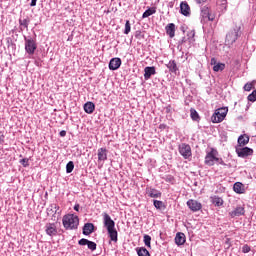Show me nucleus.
<instances>
[{"label":"nucleus","instance_id":"obj_49","mask_svg":"<svg viewBox=\"0 0 256 256\" xmlns=\"http://www.w3.org/2000/svg\"><path fill=\"white\" fill-rule=\"evenodd\" d=\"M80 205L79 204H75L74 205V211H79Z\"/></svg>","mask_w":256,"mask_h":256},{"label":"nucleus","instance_id":"obj_31","mask_svg":"<svg viewBox=\"0 0 256 256\" xmlns=\"http://www.w3.org/2000/svg\"><path fill=\"white\" fill-rule=\"evenodd\" d=\"M153 205L156 209H163V207H165V204L163 203V201L161 200H153Z\"/></svg>","mask_w":256,"mask_h":256},{"label":"nucleus","instance_id":"obj_16","mask_svg":"<svg viewBox=\"0 0 256 256\" xmlns=\"http://www.w3.org/2000/svg\"><path fill=\"white\" fill-rule=\"evenodd\" d=\"M110 71H117L121 67V58H112L108 65Z\"/></svg>","mask_w":256,"mask_h":256},{"label":"nucleus","instance_id":"obj_36","mask_svg":"<svg viewBox=\"0 0 256 256\" xmlns=\"http://www.w3.org/2000/svg\"><path fill=\"white\" fill-rule=\"evenodd\" d=\"M129 33H131V23L127 20L125 23L124 35H129Z\"/></svg>","mask_w":256,"mask_h":256},{"label":"nucleus","instance_id":"obj_14","mask_svg":"<svg viewBox=\"0 0 256 256\" xmlns=\"http://www.w3.org/2000/svg\"><path fill=\"white\" fill-rule=\"evenodd\" d=\"M146 195H148V197H151V199H161L162 194L161 191L155 188H147Z\"/></svg>","mask_w":256,"mask_h":256},{"label":"nucleus","instance_id":"obj_11","mask_svg":"<svg viewBox=\"0 0 256 256\" xmlns=\"http://www.w3.org/2000/svg\"><path fill=\"white\" fill-rule=\"evenodd\" d=\"M78 244L82 245V246L87 245V247H88V249H90V251H96L97 250V243H95L91 240L85 239V238L80 239L78 241Z\"/></svg>","mask_w":256,"mask_h":256},{"label":"nucleus","instance_id":"obj_15","mask_svg":"<svg viewBox=\"0 0 256 256\" xmlns=\"http://www.w3.org/2000/svg\"><path fill=\"white\" fill-rule=\"evenodd\" d=\"M157 71L154 66H147L144 68V79L145 81H149L152 75H156Z\"/></svg>","mask_w":256,"mask_h":256},{"label":"nucleus","instance_id":"obj_24","mask_svg":"<svg viewBox=\"0 0 256 256\" xmlns=\"http://www.w3.org/2000/svg\"><path fill=\"white\" fill-rule=\"evenodd\" d=\"M98 161H107V148L98 149Z\"/></svg>","mask_w":256,"mask_h":256},{"label":"nucleus","instance_id":"obj_26","mask_svg":"<svg viewBox=\"0 0 256 256\" xmlns=\"http://www.w3.org/2000/svg\"><path fill=\"white\" fill-rule=\"evenodd\" d=\"M210 200H211V203L215 205V207H221L224 203L223 198L219 196H211Z\"/></svg>","mask_w":256,"mask_h":256},{"label":"nucleus","instance_id":"obj_27","mask_svg":"<svg viewBox=\"0 0 256 256\" xmlns=\"http://www.w3.org/2000/svg\"><path fill=\"white\" fill-rule=\"evenodd\" d=\"M157 13V8L151 7L148 8L142 15V19H147V17H151V15H155Z\"/></svg>","mask_w":256,"mask_h":256},{"label":"nucleus","instance_id":"obj_43","mask_svg":"<svg viewBox=\"0 0 256 256\" xmlns=\"http://www.w3.org/2000/svg\"><path fill=\"white\" fill-rule=\"evenodd\" d=\"M249 251H251V247H249V245L246 244L242 247V252L249 253Z\"/></svg>","mask_w":256,"mask_h":256},{"label":"nucleus","instance_id":"obj_38","mask_svg":"<svg viewBox=\"0 0 256 256\" xmlns=\"http://www.w3.org/2000/svg\"><path fill=\"white\" fill-rule=\"evenodd\" d=\"M187 36H188L189 43H193V41H195V39H194L195 38V30L188 32Z\"/></svg>","mask_w":256,"mask_h":256},{"label":"nucleus","instance_id":"obj_21","mask_svg":"<svg viewBox=\"0 0 256 256\" xmlns=\"http://www.w3.org/2000/svg\"><path fill=\"white\" fill-rule=\"evenodd\" d=\"M249 143V135L243 134L238 137L239 147H245Z\"/></svg>","mask_w":256,"mask_h":256},{"label":"nucleus","instance_id":"obj_5","mask_svg":"<svg viewBox=\"0 0 256 256\" xmlns=\"http://www.w3.org/2000/svg\"><path fill=\"white\" fill-rule=\"evenodd\" d=\"M217 155H219V152H217L215 148H211L210 152H207L205 156V165L213 167V165H215V161H217Z\"/></svg>","mask_w":256,"mask_h":256},{"label":"nucleus","instance_id":"obj_22","mask_svg":"<svg viewBox=\"0 0 256 256\" xmlns=\"http://www.w3.org/2000/svg\"><path fill=\"white\" fill-rule=\"evenodd\" d=\"M175 243L178 246L185 245V234L178 232L175 237Z\"/></svg>","mask_w":256,"mask_h":256},{"label":"nucleus","instance_id":"obj_3","mask_svg":"<svg viewBox=\"0 0 256 256\" xmlns=\"http://www.w3.org/2000/svg\"><path fill=\"white\" fill-rule=\"evenodd\" d=\"M229 112V108L222 107L215 110L214 114L211 117L212 123H222L227 117V113Z\"/></svg>","mask_w":256,"mask_h":256},{"label":"nucleus","instance_id":"obj_30","mask_svg":"<svg viewBox=\"0 0 256 256\" xmlns=\"http://www.w3.org/2000/svg\"><path fill=\"white\" fill-rule=\"evenodd\" d=\"M190 117H191L192 121H198L199 113H197V110H195L194 108H191L190 109Z\"/></svg>","mask_w":256,"mask_h":256},{"label":"nucleus","instance_id":"obj_25","mask_svg":"<svg viewBox=\"0 0 256 256\" xmlns=\"http://www.w3.org/2000/svg\"><path fill=\"white\" fill-rule=\"evenodd\" d=\"M84 111L85 113H88V115H91L95 111V104L93 102H87L84 104Z\"/></svg>","mask_w":256,"mask_h":256},{"label":"nucleus","instance_id":"obj_6","mask_svg":"<svg viewBox=\"0 0 256 256\" xmlns=\"http://www.w3.org/2000/svg\"><path fill=\"white\" fill-rule=\"evenodd\" d=\"M201 23H207V21H215V14L211 13L209 7L203 6L201 8Z\"/></svg>","mask_w":256,"mask_h":256},{"label":"nucleus","instance_id":"obj_4","mask_svg":"<svg viewBox=\"0 0 256 256\" xmlns=\"http://www.w3.org/2000/svg\"><path fill=\"white\" fill-rule=\"evenodd\" d=\"M239 35H241V27L235 26L232 30L228 32L226 35V44L231 46L237 39H239Z\"/></svg>","mask_w":256,"mask_h":256},{"label":"nucleus","instance_id":"obj_8","mask_svg":"<svg viewBox=\"0 0 256 256\" xmlns=\"http://www.w3.org/2000/svg\"><path fill=\"white\" fill-rule=\"evenodd\" d=\"M178 151L180 155L183 156V159H189L191 157L192 152H191V146L186 143H182L178 146Z\"/></svg>","mask_w":256,"mask_h":256},{"label":"nucleus","instance_id":"obj_41","mask_svg":"<svg viewBox=\"0 0 256 256\" xmlns=\"http://www.w3.org/2000/svg\"><path fill=\"white\" fill-rule=\"evenodd\" d=\"M216 163L218 165H223L224 167H231V164H226L222 158H216Z\"/></svg>","mask_w":256,"mask_h":256},{"label":"nucleus","instance_id":"obj_1","mask_svg":"<svg viewBox=\"0 0 256 256\" xmlns=\"http://www.w3.org/2000/svg\"><path fill=\"white\" fill-rule=\"evenodd\" d=\"M102 217L104 227L108 231V236L110 240L113 241L114 243H117V241L119 240V234L117 233V229H115V221H113V219H111V216L106 212L102 214Z\"/></svg>","mask_w":256,"mask_h":256},{"label":"nucleus","instance_id":"obj_7","mask_svg":"<svg viewBox=\"0 0 256 256\" xmlns=\"http://www.w3.org/2000/svg\"><path fill=\"white\" fill-rule=\"evenodd\" d=\"M37 49V44L33 38L25 37V51L28 55H33Z\"/></svg>","mask_w":256,"mask_h":256},{"label":"nucleus","instance_id":"obj_47","mask_svg":"<svg viewBox=\"0 0 256 256\" xmlns=\"http://www.w3.org/2000/svg\"><path fill=\"white\" fill-rule=\"evenodd\" d=\"M187 42V38L183 37L180 41H179V45H183V43Z\"/></svg>","mask_w":256,"mask_h":256},{"label":"nucleus","instance_id":"obj_20","mask_svg":"<svg viewBox=\"0 0 256 256\" xmlns=\"http://www.w3.org/2000/svg\"><path fill=\"white\" fill-rule=\"evenodd\" d=\"M166 34L170 37V39H173L175 37V24L169 23L165 27Z\"/></svg>","mask_w":256,"mask_h":256},{"label":"nucleus","instance_id":"obj_18","mask_svg":"<svg viewBox=\"0 0 256 256\" xmlns=\"http://www.w3.org/2000/svg\"><path fill=\"white\" fill-rule=\"evenodd\" d=\"M167 69H169L170 73H174L177 75V71H179V67H177V62L175 60H170L168 64H166Z\"/></svg>","mask_w":256,"mask_h":256},{"label":"nucleus","instance_id":"obj_29","mask_svg":"<svg viewBox=\"0 0 256 256\" xmlns=\"http://www.w3.org/2000/svg\"><path fill=\"white\" fill-rule=\"evenodd\" d=\"M29 23H30L29 18L19 19V25L20 27H24V29H29Z\"/></svg>","mask_w":256,"mask_h":256},{"label":"nucleus","instance_id":"obj_37","mask_svg":"<svg viewBox=\"0 0 256 256\" xmlns=\"http://www.w3.org/2000/svg\"><path fill=\"white\" fill-rule=\"evenodd\" d=\"M247 99L251 103H255V101H256V89L251 94L248 95Z\"/></svg>","mask_w":256,"mask_h":256},{"label":"nucleus","instance_id":"obj_33","mask_svg":"<svg viewBox=\"0 0 256 256\" xmlns=\"http://www.w3.org/2000/svg\"><path fill=\"white\" fill-rule=\"evenodd\" d=\"M73 169H75V164L73 161H69L66 165V173H73Z\"/></svg>","mask_w":256,"mask_h":256},{"label":"nucleus","instance_id":"obj_44","mask_svg":"<svg viewBox=\"0 0 256 256\" xmlns=\"http://www.w3.org/2000/svg\"><path fill=\"white\" fill-rule=\"evenodd\" d=\"M217 64H218L217 59L216 58H211L210 65H213L215 67Z\"/></svg>","mask_w":256,"mask_h":256},{"label":"nucleus","instance_id":"obj_39","mask_svg":"<svg viewBox=\"0 0 256 256\" xmlns=\"http://www.w3.org/2000/svg\"><path fill=\"white\" fill-rule=\"evenodd\" d=\"M254 83H255V81L247 82V83L244 85V91H251V89H253Z\"/></svg>","mask_w":256,"mask_h":256},{"label":"nucleus","instance_id":"obj_48","mask_svg":"<svg viewBox=\"0 0 256 256\" xmlns=\"http://www.w3.org/2000/svg\"><path fill=\"white\" fill-rule=\"evenodd\" d=\"M198 5H201V3H206L207 0H195Z\"/></svg>","mask_w":256,"mask_h":256},{"label":"nucleus","instance_id":"obj_12","mask_svg":"<svg viewBox=\"0 0 256 256\" xmlns=\"http://www.w3.org/2000/svg\"><path fill=\"white\" fill-rule=\"evenodd\" d=\"M180 13L184 15V17H189L191 15V7L187 3V1H183L180 3Z\"/></svg>","mask_w":256,"mask_h":256},{"label":"nucleus","instance_id":"obj_34","mask_svg":"<svg viewBox=\"0 0 256 256\" xmlns=\"http://www.w3.org/2000/svg\"><path fill=\"white\" fill-rule=\"evenodd\" d=\"M218 5L221 11H227V0H219Z\"/></svg>","mask_w":256,"mask_h":256},{"label":"nucleus","instance_id":"obj_45","mask_svg":"<svg viewBox=\"0 0 256 256\" xmlns=\"http://www.w3.org/2000/svg\"><path fill=\"white\" fill-rule=\"evenodd\" d=\"M59 135H60V137H65L67 135V131L62 130V131H60Z\"/></svg>","mask_w":256,"mask_h":256},{"label":"nucleus","instance_id":"obj_35","mask_svg":"<svg viewBox=\"0 0 256 256\" xmlns=\"http://www.w3.org/2000/svg\"><path fill=\"white\" fill-rule=\"evenodd\" d=\"M144 245L151 249V236L147 234L144 235Z\"/></svg>","mask_w":256,"mask_h":256},{"label":"nucleus","instance_id":"obj_42","mask_svg":"<svg viewBox=\"0 0 256 256\" xmlns=\"http://www.w3.org/2000/svg\"><path fill=\"white\" fill-rule=\"evenodd\" d=\"M19 163L24 167H29V158H23L19 161Z\"/></svg>","mask_w":256,"mask_h":256},{"label":"nucleus","instance_id":"obj_19","mask_svg":"<svg viewBox=\"0 0 256 256\" xmlns=\"http://www.w3.org/2000/svg\"><path fill=\"white\" fill-rule=\"evenodd\" d=\"M93 231H95V225H93V223L84 224L82 231L83 235H91Z\"/></svg>","mask_w":256,"mask_h":256},{"label":"nucleus","instance_id":"obj_2","mask_svg":"<svg viewBox=\"0 0 256 256\" xmlns=\"http://www.w3.org/2000/svg\"><path fill=\"white\" fill-rule=\"evenodd\" d=\"M62 225L67 231H73L79 227V216L66 214L62 218Z\"/></svg>","mask_w":256,"mask_h":256},{"label":"nucleus","instance_id":"obj_46","mask_svg":"<svg viewBox=\"0 0 256 256\" xmlns=\"http://www.w3.org/2000/svg\"><path fill=\"white\" fill-rule=\"evenodd\" d=\"M37 5V0H31L30 7H35Z\"/></svg>","mask_w":256,"mask_h":256},{"label":"nucleus","instance_id":"obj_40","mask_svg":"<svg viewBox=\"0 0 256 256\" xmlns=\"http://www.w3.org/2000/svg\"><path fill=\"white\" fill-rule=\"evenodd\" d=\"M50 207H51V209L50 210L48 209V214L49 213H54V214L57 213V211L59 209V206L57 204H52Z\"/></svg>","mask_w":256,"mask_h":256},{"label":"nucleus","instance_id":"obj_10","mask_svg":"<svg viewBox=\"0 0 256 256\" xmlns=\"http://www.w3.org/2000/svg\"><path fill=\"white\" fill-rule=\"evenodd\" d=\"M45 233L49 237L57 236V224H55V223H47L45 225Z\"/></svg>","mask_w":256,"mask_h":256},{"label":"nucleus","instance_id":"obj_9","mask_svg":"<svg viewBox=\"0 0 256 256\" xmlns=\"http://www.w3.org/2000/svg\"><path fill=\"white\" fill-rule=\"evenodd\" d=\"M187 207L193 211V213H197V211H201L203 205L201 204V202L194 200V199H190L187 201L186 203Z\"/></svg>","mask_w":256,"mask_h":256},{"label":"nucleus","instance_id":"obj_50","mask_svg":"<svg viewBox=\"0 0 256 256\" xmlns=\"http://www.w3.org/2000/svg\"><path fill=\"white\" fill-rule=\"evenodd\" d=\"M1 137H3V134L0 132V143H1Z\"/></svg>","mask_w":256,"mask_h":256},{"label":"nucleus","instance_id":"obj_17","mask_svg":"<svg viewBox=\"0 0 256 256\" xmlns=\"http://www.w3.org/2000/svg\"><path fill=\"white\" fill-rule=\"evenodd\" d=\"M229 215L230 217H241V215H245V208L243 206H238L231 211Z\"/></svg>","mask_w":256,"mask_h":256},{"label":"nucleus","instance_id":"obj_28","mask_svg":"<svg viewBox=\"0 0 256 256\" xmlns=\"http://www.w3.org/2000/svg\"><path fill=\"white\" fill-rule=\"evenodd\" d=\"M136 251L138 256H151V254H149V250L145 247L137 248Z\"/></svg>","mask_w":256,"mask_h":256},{"label":"nucleus","instance_id":"obj_32","mask_svg":"<svg viewBox=\"0 0 256 256\" xmlns=\"http://www.w3.org/2000/svg\"><path fill=\"white\" fill-rule=\"evenodd\" d=\"M225 69V64L223 63H218L215 66H213V71L216 73H219V71H223Z\"/></svg>","mask_w":256,"mask_h":256},{"label":"nucleus","instance_id":"obj_13","mask_svg":"<svg viewBox=\"0 0 256 256\" xmlns=\"http://www.w3.org/2000/svg\"><path fill=\"white\" fill-rule=\"evenodd\" d=\"M236 153L238 155V157H249V155H251L253 153V149L249 148V147H244V148H236Z\"/></svg>","mask_w":256,"mask_h":256},{"label":"nucleus","instance_id":"obj_23","mask_svg":"<svg viewBox=\"0 0 256 256\" xmlns=\"http://www.w3.org/2000/svg\"><path fill=\"white\" fill-rule=\"evenodd\" d=\"M233 190L235 193H238L239 195L245 193V187L241 182H236L233 186Z\"/></svg>","mask_w":256,"mask_h":256}]
</instances>
